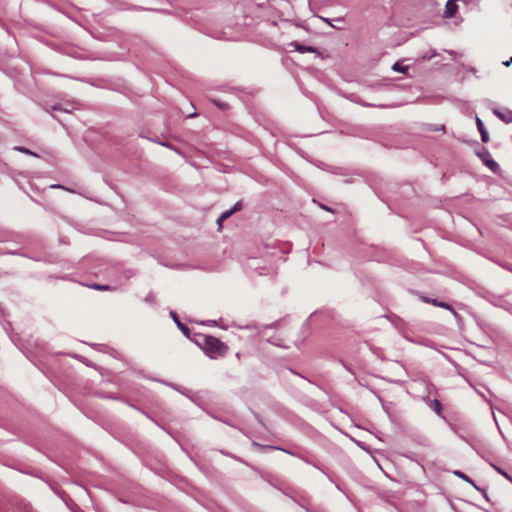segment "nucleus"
Listing matches in <instances>:
<instances>
[{"label": "nucleus", "instance_id": "obj_2", "mask_svg": "<svg viewBox=\"0 0 512 512\" xmlns=\"http://www.w3.org/2000/svg\"><path fill=\"white\" fill-rule=\"evenodd\" d=\"M422 299L426 303H430V304H432L434 306L441 307V308H444L446 310H449V311H451L453 313L454 316H458V314L454 310V308L450 304H448L446 302L439 301L437 299H431V298H428V297H423Z\"/></svg>", "mask_w": 512, "mask_h": 512}, {"label": "nucleus", "instance_id": "obj_12", "mask_svg": "<svg viewBox=\"0 0 512 512\" xmlns=\"http://www.w3.org/2000/svg\"><path fill=\"white\" fill-rule=\"evenodd\" d=\"M91 287L96 290H101V291L112 290L111 286H109V285L93 284Z\"/></svg>", "mask_w": 512, "mask_h": 512}, {"label": "nucleus", "instance_id": "obj_21", "mask_svg": "<svg viewBox=\"0 0 512 512\" xmlns=\"http://www.w3.org/2000/svg\"><path fill=\"white\" fill-rule=\"evenodd\" d=\"M51 187H52V188H64L62 185H59V184L52 185Z\"/></svg>", "mask_w": 512, "mask_h": 512}, {"label": "nucleus", "instance_id": "obj_6", "mask_svg": "<svg viewBox=\"0 0 512 512\" xmlns=\"http://www.w3.org/2000/svg\"><path fill=\"white\" fill-rule=\"evenodd\" d=\"M454 474L459 477L460 479L466 481L467 483L471 484L474 488L480 490L475 484L474 482L469 478V476H467L465 473H463L462 471H454Z\"/></svg>", "mask_w": 512, "mask_h": 512}, {"label": "nucleus", "instance_id": "obj_16", "mask_svg": "<svg viewBox=\"0 0 512 512\" xmlns=\"http://www.w3.org/2000/svg\"><path fill=\"white\" fill-rule=\"evenodd\" d=\"M297 50L300 51V52H306V51L311 52V51H313L312 48H310V47H304V46H298V45H297Z\"/></svg>", "mask_w": 512, "mask_h": 512}, {"label": "nucleus", "instance_id": "obj_20", "mask_svg": "<svg viewBox=\"0 0 512 512\" xmlns=\"http://www.w3.org/2000/svg\"><path fill=\"white\" fill-rule=\"evenodd\" d=\"M511 63H512V57L508 61L503 62V64L505 66H509Z\"/></svg>", "mask_w": 512, "mask_h": 512}, {"label": "nucleus", "instance_id": "obj_17", "mask_svg": "<svg viewBox=\"0 0 512 512\" xmlns=\"http://www.w3.org/2000/svg\"><path fill=\"white\" fill-rule=\"evenodd\" d=\"M255 446H258V447H261V448H264V449H278L277 447H273V446H262L258 443H253Z\"/></svg>", "mask_w": 512, "mask_h": 512}, {"label": "nucleus", "instance_id": "obj_11", "mask_svg": "<svg viewBox=\"0 0 512 512\" xmlns=\"http://www.w3.org/2000/svg\"><path fill=\"white\" fill-rule=\"evenodd\" d=\"M493 467L499 474L503 475L506 479H508L510 482H512V477L505 470H503L502 468H500L496 465H493Z\"/></svg>", "mask_w": 512, "mask_h": 512}, {"label": "nucleus", "instance_id": "obj_1", "mask_svg": "<svg viewBox=\"0 0 512 512\" xmlns=\"http://www.w3.org/2000/svg\"><path fill=\"white\" fill-rule=\"evenodd\" d=\"M196 336L197 339L195 340V342L199 347L203 349L204 353L208 357L216 359L219 357H223L227 353L228 346L225 343H223L220 339L205 334H197Z\"/></svg>", "mask_w": 512, "mask_h": 512}, {"label": "nucleus", "instance_id": "obj_22", "mask_svg": "<svg viewBox=\"0 0 512 512\" xmlns=\"http://www.w3.org/2000/svg\"><path fill=\"white\" fill-rule=\"evenodd\" d=\"M101 346H102L101 344H93V347H95V348H96V347H97V348H99V347H101Z\"/></svg>", "mask_w": 512, "mask_h": 512}, {"label": "nucleus", "instance_id": "obj_18", "mask_svg": "<svg viewBox=\"0 0 512 512\" xmlns=\"http://www.w3.org/2000/svg\"><path fill=\"white\" fill-rule=\"evenodd\" d=\"M320 207L323 209V210H326V211H329V212H334L333 209H331L330 207L324 205V204H320Z\"/></svg>", "mask_w": 512, "mask_h": 512}, {"label": "nucleus", "instance_id": "obj_13", "mask_svg": "<svg viewBox=\"0 0 512 512\" xmlns=\"http://www.w3.org/2000/svg\"><path fill=\"white\" fill-rule=\"evenodd\" d=\"M481 134V139L483 142L489 141L488 131L487 130H478Z\"/></svg>", "mask_w": 512, "mask_h": 512}, {"label": "nucleus", "instance_id": "obj_3", "mask_svg": "<svg viewBox=\"0 0 512 512\" xmlns=\"http://www.w3.org/2000/svg\"><path fill=\"white\" fill-rule=\"evenodd\" d=\"M478 156L483 160V162L489 168H491L492 171H496V169L499 167L497 162H495L494 160L490 159V153L488 152V150L483 149V151L478 153Z\"/></svg>", "mask_w": 512, "mask_h": 512}, {"label": "nucleus", "instance_id": "obj_9", "mask_svg": "<svg viewBox=\"0 0 512 512\" xmlns=\"http://www.w3.org/2000/svg\"><path fill=\"white\" fill-rule=\"evenodd\" d=\"M14 150L19 151L21 153H25V154L31 155V156H35V157L38 156L36 153L32 152L31 150H29L26 147L17 146V147H14Z\"/></svg>", "mask_w": 512, "mask_h": 512}, {"label": "nucleus", "instance_id": "obj_8", "mask_svg": "<svg viewBox=\"0 0 512 512\" xmlns=\"http://www.w3.org/2000/svg\"><path fill=\"white\" fill-rule=\"evenodd\" d=\"M19 512H36L28 503H23L18 507Z\"/></svg>", "mask_w": 512, "mask_h": 512}, {"label": "nucleus", "instance_id": "obj_10", "mask_svg": "<svg viewBox=\"0 0 512 512\" xmlns=\"http://www.w3.org/2000/svg\"><path fill=\"white\" fill-rule=\"evenodd\" d=\"M232 215V211L226 210L224 211L217 220V223L220 225L222 221L228 219Z\"/></svg>", "mask_w": 512, "mask_h": 512}, {"label": "nucleus", "instance_id": "obj_7", "mask_svg": "<svg viewBox=\"0 0 512 512\" xmlns=\"http://www.w3.org/2000/svg\"><path fill=\"white\" fill-rule=\"evenodd\" d=\"M392 69L396 72H399V73H404L406 74L407 70H408V66H403L400 62H396L393 66H392Z\"/></svg>", "mask_w": 512, "mask_h": 512}, {"label": "nucleus", "instance_id": "obj_4", "mask_svg": "<svg viewBox=\"0 0 512 512\" xmlns=\"http://www.w3.org/2000/svg\"><path fill=\"white\" fill-rule=\"evenodd\" d=\"M458 10V5L455 0H448L445 5V11L444 16L446 18H451L455 16L456 12Z\"/></svg>", "mask_w": 512, "mask_h": 512}, {"label": "nucleus", "instance_id": "obj_23", "mask_svg": "<svg viewBox=\"0 0 512 512\" xmlns=\"http://www.w3.org/2000/svg\"><path fill=\"white\" fill-rule=\"evenodd\" d=\"M53 110H59V107L53 106Z\"/></svg>", "mask_w": 512, "mask_h": 512}, {"label": "nucleus", "instance_id": "obj_19", "mask_svg": "<svg viewBox=\"0 0 512 512\" xmlns=\"http://www.w3.org/2000/svg\"><path fill=\"white\" fill-rule=\"evenodd\" d=\"M476 123H477V126H478L477 128H484L481 119L476 118Z\"/></svg>", "mask_w": 512, "mask_h": 512}, {"label": "nucleus", "instance_id": "obj_14", "mask_svg": "<svg viewBox=\"0 0 512 512\" xmlns=\"http://www.w3.org/2000/svg\"><path fill=\"white\" fill-rule=\"evenodd\" d=\"M241 208H242V203L237 202L231 209H229V211H232V214H233L236 211H239Z\"/></svg>", "mask_w": 512, "mask_h": 512}, {"label": "nucleus", "instance_id": "obj_5", "mask_svg": "<svg viewBox=\"0 0 512 512\" xmlns=\"http://www.w3.org/2000/svg\"><path fill=\"white\" fill-rule=\"evenodd\" d=\"M170 316L172 317V319L174 320V322L176 323V325L180 329V331L183 333V335H185L186 337L189 338L190 337V329L180 321L177 313L175 311H171Z\"/></svg>", "mask_w": 512, "mask_h": 512}, {"label": "nucleus", "instance_id": "obj_15", "mask_svg": "<svg viewBox=\"0 0 512 512\" xmlns=\"http://www.w3.org/2000/svg\"><path fill=\"white\" fill-rule=\"evenodd\" d=\"M498 115H499V117H500V118H502V119H503L504 121H506V122H509V121H511V119H512V114H511V113H509V112L507 113V117H506V116H504V115H502V114H498Z\"/></svg>", "mask_w": 512, "mask_h": 512}]
</instances>
